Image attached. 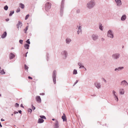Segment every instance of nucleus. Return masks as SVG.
Wrapping results in <instances>:
<instances>
[{"instance_id":"f257e3e1","label":"nucleus","mask_w":128,"mask_h":128,"mask_svg":"<svg viewBox=\"0 0 128 128\" xmlns=\"http://www.w3.org/2000/svg\"><path fill=\"white\" fill-rule=\"evenodd\" d=\"M64 0H62L61 2L60 11V15L61 17H62L63 15Z\"/></svg>"},{"instance_id":"f03ea898","label":"nucleus","mask_w":128,"mask_h":128,"mask_svg":"<svg viewBox=\"0 0 128 128\" xmlns=\"http://www.w3.org/2000/svg\"><path fill=\"white\" fill-rule=\"evenodd\" d=\"M95 1L94 0H92L87 4V7L89 9H92L95 6Z\"/></svg>"},{"instance_id":"7ed1b4c3","label":"nucleus","mask_w":128,"mask_h":128,"mask_svg":"<svg viewBox=\"0 0 128 128\" xmlns=\"http://www.w3.org/2000/svg\"><path fill=\"white\" fill-rule=\"evenodd\" d=\"M56 70L53 71L52 74V78L54 84L56 83Z\"/></svg>"},{"instance_id":"20e7f679","label":"nucleus","mask_w":128,"mask_h":128,"mask_svg":"<svg viewBox=\"0 0 128 128\" xmlns=\"http://www.w3.org/2000/svg\"><path fill=\"white\" fill-rule=\"evenodd\" d=\"M107 36L108 37L111 38H113L114 37V35L113 32L111 30H110L107 32Z\"/></svg>"},{"instance_id":"39448f33","label":"nucleus","mask_w":128,"mask_h":128,"mask_svg":"<svg viewBox=\"0 0 128 128\" xmlns=\"http://www.w3.org/2000/svg\"><path fill=\"white\" fill-rule=\"evenodd\" d=\"M51 4L49 2H46L45 4V8L46 11L48 12L51 8Z\"/></svg>"},{"instance_id":"423d86ee","label":"nucleus","mask_w":128,"mask_h":128,"mask_svg":"<svg viewBox=\"0 0 128 128\" xmlns=\"http://www.w3.org/2000/svg\"><path fill=\"white\" fill-rule=\"evenodd\" d=\"M61 54L63 58L64 59H66L68 55L67 52L66 50H64L62 51L61 52Z\"/></svg>"},{"instance_id":"0eeeda50","label":"nucleus","mask_w":128,"mask_h":128,"mask_svg":"<svg viewBox=\"0 0 128 128\" xmlns=\"http://www.w3.org/2000/svg\"><path fill=\"white\" fill-rule=\"evenodd\" d=\"M120 55L118 53L114 54L112 55V58L114 60H116L119 58Z\"/></svg>"},{"instance_id":"6e6552de","label":"nucleus","mask_w":128,"mask_h":128,"mask_svg":"<svg viewBox=\"0 0 128 128\" xmlns=\"http://www.w3.org/2000/svg\"><path fill=\"white\" fill-rule=\"evenodd\" d=\"M94 85L98 89L100 88L101 87V85L100 84V83L96 82L94 83Z\"/></svg>"},{"instance_id":"1a4fd4ad","label":"nucleus","mask_w":128,"mask_h":128,"mask_svg":"<svg viewBox=\"0 0 128 128\" xmlns=\"http://www.w3.org/2000/svg\"><path fill=\"white\" fill-rule=\"evenodd\" d=\"M98 36L96 34H93L92 36V38L94 40H96L98 39Z\"/></svg>"},{"instance_id":"9d476101","label":"nucleus","mask_w":128,"mask_h":128,"mask_svg":"<svg viewBox=\"0 0 128 128\" xmlns=\"http://www.w3.org/2000/svg\"><path fill=\"white\" fill-rule=\"evenodd\" d=\"M120 85L125 86L128 85V83L127 82L126 80H124L121 82Z\"/></svg>"},{"instance_id":"9b49d317","label":"nucleus","mask_w":128,"mask_h":128,"mask_svg":"<svg viewBox=\"0 0 128 128\" xmlns=\"http://www.w3.org/2000/svg\"><path fill=\"white\" fill-rule=\"evenodd\" d=\"M36 101L38 103H41V100L40 96H37L36 97Z\"/></svg>"},{"instance_id":"f8f14e48","label":"nucleus","mask_w":128,"mask_h":128,"mask_svg":"<svg viewBox=\"0 0 128 128\" xmlns=\"http://www.w3.org/2000/svg\"><path fill=\"white\" fill-rule=\"evenodd\" d=\"M15 57V54L12 53H10L9 55V58L10 60H12Z\"/></svg>"},{"instance_id":"ddd939ff","label":"nucleus","mask_w":128,"mask_h":128,"mask_svg":"<svg viewBox=\"0 0 128 128\" xmlns=\"http://www.w3.org/2000/svg\"><path fill=\"white\" fill-rule=\"evenodd\" d=\"M118 6H120L122 4L120 0H115Z\"/></svg>"},{"instance_id":"4468645a","label":"nucleus","mask_w":128,"mask_h":128,"mask_svg":"<svg viewBox=\"0 0 128 128\" xmlns=\"http://www.w3.org/2000/svg\"><path fill=\"white\" fill-rule=\"evenodd\" d=\"M124 67L123 66L120 67L118 68H116L114 69V71H118L124 69Z\"/></svg>"},{"instance_id":"2eb2a0df","label":"nucleus","mask_w":128,"mask_h":128,"mask_svg":"<svg viewBox=\"0 0 128 128\" xmlns=\"http://www.w3.org/2000/svg\"><path fill=\"white\" fill-rule=\"evenodd\" d=\"M59 124L58 121L57 120H55L54 128H58L59 127Z\"/></svg>"},{"instance_id":"dca6fc26","label":"nucleus","mask_w":128,"mask_h":128,"mask_svg":"<svg viewBox=\"0 0 128 128\" xmlns=\"http://www.w3.org/2000/svg\"><path fill=\"white\" fill-rule=\"evenodd\" d=\"M7 36V33L5 31L4 32L3 34L1 36V38H5Z\"/></svg>"},{"instance_id":"f3484780","label":"nucleus","mask_w":128,"mask_h":128,"mask_svg":"<svg viewBox=\"0 0 128 128\" xmlns=\"http://www.w3.org/2000/svg\"><path fill=\"white\" fill-rule=\"evenodd\" d=\"M126 15L124 14L123 15L121 18V20L122 21H124L126 18Z\"/></svg>"},{"instance_id":"a211bd4d","label":"nucleus","mask_w":128,"mask_h":128,"mask_svg":"<svg viewBox=\"0 0 128 128\" xmlns=\"http://www.w3.org/2000/svg\"><path fill=\"white\" fill-rule=\"evenodd\" d=\"M119 92L120 94L122 95L124 93V91L123 89L120 88L119 90Z\"/></svg>"},{"instance_id":"6ab92c4d","label":"nucleus","mask_w":128,"mask_h":128,"mask_svg":"<svg viewBox=\"0 0 128 128\" xmlns=\"http://www.w3.org/2000/svg\"><path fill=\"white\" fill-rule=\"evenodd\" d=\"M62 118L63 121H66V118L64 114L62 116Z\"/></svg>"},{"instance_id":"aec40b11","label":"nucleus","mask_w":128,"mask_h":128,"mask_svg":"<svg viewBox=\"0 0 128 128\" xmlns=\"http://www.w3.org/2000/svg\"><path fill=\"white\" fill-rule=\"evenodd\" d=\"M29 46V45L27 44H25L24 45V47L26 49H28Z\"/></svg>"},{"instance_id":"412c9836","label":"nucleus","mask_w":128,"mask_h":128,"mask_svg":"<svg viewBox=\"0 0 128 128\" xmlns=\"http://www.w3.org/2000/svg\"><path fill=\"white\" fill-rule=\"evenodd\" d=\"M78 65L80 66L79 67V68L80 69L84 68V66L82 65V63L81 62H78Z\"/></svg>"},{"instance_id":"4be33fe9","label":"nucleus","mask_w":128,"mask_h":128,"mask_svg":"<svg viewBox=\"0 0 128 128\" xmlns=\"http://www.w3.org/2000/svg\"><path fill=\"white\" fill-rule=\"evenodd\" d=\"M66 43L67 44H69L72 41L71 39L69 38H67L66 39Z\"/></svg>"},{"instance_id":"5701e85b","label":"nucleus","mask_w":128,"mask_h":128,"mask_svg":"<svg viewBox=\"0 0 128 128\" xmlns=\"http://www.w3.org/2000/svg\"><path fill=\"white\" fill-rule=\"evenodd\" d=\"M20 7L22 9H23L24 8V4L22 3H20Z\"/></svg>"},{"instance_id":"b1692460","label":"nucleus","mask_w":128,"mask_h":128,"mask_svg":"<svg viewBox=\"0 0 128 128\" xmlns=\"http://www.w3.org/2000/svg\"><path fill=\"white\" fill-rule=\"evenodd\" d=\"M44 121V120L42 118H39L38 120V123H40L43 122Z\"/></svg>"},{"instance_id":"393cba45","label":"nucleus","mask_w":128,"mask_h":128,"mask_svg":"<svg viewBox=\"0 0 128 128\" xmlns=\"http://www.w3.org/2000/svg\"><path fill=\"white\" fill-rule=\"evenodd\" d=\"M18 24L20 26V28H21V27L22 26V22H21L20 21H19L18 22Z\"/></svg>"},{"instance_id":"a878e982","label":"nucleus","mask_w":128,"mask_h":128,"mask_svg":"<svg viewBox=\"0 0 128 128\" xmlns=\"http://www.w3.org/2000/svg\"><path fill=\"white\" fill-rule=\"evenodd\" d=\"M10 13L9 14V16H12L13 14L14 13V10H11L10 11Z\"/></svg>"},{"instance_id":"bb28decb","label":"nucleus","mask_w":128,"mask_h":128,"mask_svg":"<svg viewBox=\"0 0 128 128\" xmlns=\"http://www.w3.org/2000/svg\"><path fill=\"white\" fill-rule=\"evenodd\" d=\"M0 73L1 74H5V72L4 71V70L2 69L0 72Z\"/></svg>"},{"instance_id":"cd10ccee","label":"nucleus","mask_w":128,"mask_h":128,"mask_svg":"<svg viewBox=\"0 0 128 128\" xmlns=\"http://www.w3.org/2000/svg\"><path fill=\"white\" fill-rule=\"evenodd\" d=\"M28 26H27L25 28L24 30V31L25 33H26V31L28 30Z\"/></svg>"},{"instance_id":"c85d7f7f","label":"nucleus","mask_w":128,"mask_h":128,"mask_svg":"<svg viewBox=\"0 0 128 128\" xmlns=\"http://www.w3.org/2000/svg\"><path fill=\"white\" fill-rule=\"evenodd\" d=\"M77 74V70L74 69L73 71V74Z\"/></svg>"},{"instance_id":"c756f323","label":"nucleus","mask_w":128,"mask_h":128,"mask_svg":"<svg viewBox=\"0 0 128 128\" xmlns=\"http://www.w3.org/2000/svg\"><path fill=\"white\" fill-rule=\"evenodd\" d=\"M4 10H8V6L7 5H6L4 7Z\"/></svg>"},{"instance_id":"7c9ffc66","label":"nucleus","mask_w":128,"mask_h":128,"mask_svg":"<svg viewBox=\"0 0 128 128\" xmlns=\"http://www.w3.org/2000/svg\"><path fill=\"white\" fill-rule=\"evenodd\" d=\"M116 92L114 90L112 91V94L114 96H116Z\"/></svg>"},{"instance_id":"2f4dec72","label":"nucleus","mask_w":128,"mask_h":128,"mask_svg":"<svg viewBox=\"0 0 128 128\" xmlns=\"http://www.w3.org/2000/svg\"><path fill=\"white\" fill-rule=\"evenodd\" d=\"M115 100L116 101L118 102V98L117 96H114Z\"/></svg>"},{"instance_id":"473e14b6","label":"nucleus","mask_w":128,"mask_h":128,"mask_svg":"<svg viewBox=\"0 0 128 128\" xmlns=\"http://www.w3.org/2000/svg\"><path fill=\"white\" fill-rule=\"evenodd\" d=\"M49 56V55L48 54V53H47L46 54V59L47 60V61H48V60Z\"/></svg>"},{"instance_id":"72a5a7b5","label":"nucleus","mask_w":128,"mask_h":128,"mask_svg":"<svg viewBox=\"0 0 128 128\" xmlns=\"http://www.w3.org/2000/svg\"><path fill=\"white\" fill-rule=\"evenodd\" d=\"M26 42L27 43L26 44H28L29 45L30 44V39H28L26 41Z\"/></svg>"},{"instance_id":"f704fd0d","label":"nucleus","mask_w":128,"mask_h":128,"mask_svg":"<svg viewBox=\"0 0 128 128\" xmlns=\"http://www.w3.org/2000/svg\"><path fill=\"white\" fill-rule=\"evenodd\" d=\"M102 24H101L100 25L99 27V29L101 30H103L102 28Z\"/></svg>"},{"instance_id":"c9c22d12","label":"nucleus","mask_w":128,"mask_h":128,"mask_svg":"<svg viewBox=\"0 0 128 128\" xmlns=\"http://www.w3.org/2000/svg\"><path fill=\"white\" fill-rule=\"evenodd\" d=\"M24 68L26 70H28V67L26 65V64H25L24 65Z\"/></svg>"},{"instance_id":"e433bc0d","label":"nucleus","mask_w":128,"mask_h":128,"mask_svg":"<svg viewBox=\"0 0 128 128\" xmlns=\"http://www.w3.org/2000/svg\"><path fill=\"white\" fill-rule=\"evenodd\" d=\"M29 16H30V15H29V14H28L27 15H26V16L25 17V20H27Z\"/></svg>"},{"instance_id":"4c0bfd02","label":"nucleus","mask_w":128,"mask_h":128,"mask_svg":"<svg viewBox=\"0 0 128 128\" xmlns=\"http://www.w3.org/2000/svg\"><path fill=\"white\" fill-rule=\"evenodd\" d=\"M23 40H19V43L21 44H23Z\"/></svg>"},{"instance_id":"58836bf2","label":"nucleus","mask_w":128,"mask_h":128,"mask_svg":"<svg viewBox=\"0 0 128 128\" xmlns=\"http://www.w3.org/2000/svg\"><path fill=\"white\" fill-rule=\"evenodd\" d=\"M19 106V104L18 103H16L15 104V107H18Z\"/></svg>"},{"instance_id":"ea45409f","label":"nucleus","mask_w":128,"mask_h":128,"mask_svg":"<svg viewBox=\"0 0 128 128\" xmlns=\"http://www.w3.org/2000/svg\"><path fill=\"white\" fill-rule=\"evenodd\" d=\"M80 10L79 9H78L76 10V13L77 14H79L80 13Z\"/></svg>"},{"instance_id":"a19ab883","label":"nucleus","mask_w":128,"mask_h":128,"mask_svg":"<svg viewBox=\"0 0 128 128\" xmlns=\"http://www.w3.org/2000/svg\"><path fill=\"white\" fill-rule=\"evenodd\" d=\"M78 80H76V82L74 83L73 85V86H74V85L76 84L78 82Z\"/></svg>"},{"instance_id":"79ce46f5","label":"nucleus","mask_w":128,"mask_h":128,"mask_svg":"<svg viewBox=\"0 0 128 128\" xmlns=\"http://www.w3.org/2000/svg\"><path fill=\"white\" fill-rule=\"evenodd\" d=\"M20 9L19 8H18L16 10V12L17 13L18 12H20Z\"/></svg>"},{"instance_id":"37998d69","label":"nucleus","mask_w":128,"mask_h":128,"mask_svg":"<svg viewBox=\"0 0 128 128\" xmlns=\"http://www.w3.org/2000/svg\"><path fill=\"white\" fill-rule=\"evenodd\" d=\"M32 109L33 110H34L36 109V108L35 106H34L32 104Z\"/></svg>"},{"instance_id":"c03bdc74","label":"nucleus","mask_w":128,"mask_h":128,"mask_svg":"<svg viewBox=\"0 0 128 128\" xmlns=\"http://www.w3.org/2000/svg\"><path fill=\"white\" fill-rule=\"evenodd\" d=\"M32 109L31 108H29L28 110V112H32Z\"/></svg>"},{"instance_id":"a18cd8bd","label":"nucleus","mask_w":128,"mask_h":128,"mask_svg":"<svg viewBox=\"0 0 128 128\" xmlns=\"http://www.w3.org/2000/svg\"><path fill=\"white\" fill-rule=\"evenodd\" d=\"M82 32V30H78L77 32L78 34H79Z\"/></svg>"},{"instance_id":"49530a36","label":"nucleus","mask_w":128,"mask_h":128,"mask_svg":"<svg viewBox=\"0 0 128 128\" xmlns=\"http://www.w3.org/2000/svg\"><path fill=\"white\" fill-rule=\"evenodd\" d=\"M40 117L44 119L46 118L45 116H40Z\"/></svg>"},{"instance_id":"de8ad7c7","label":"nucleus","mask_w":128,"mask_h":128,"mask_svg":"<svg viewBox=\"0 0 128 128\" xmlns=\"http://www.w3.org/2000/svg\"><path fill=\"white\" fill-rule=\"evenodd\" d=\"M77 27L78 28V30H82L81 29L80 26H78V25Z\"/></svg>"},{"instance_id":"09e8293b","label":"nucleus","mask_w":128,"mask_h":128,"mask_svg":"<svg viewBox=\"0 0 128 128\" xmlns=\"http://www.w3.org/2000/svg\"><path fill=\"white\" fill-rule=\"evenodd\" d=\"M28 78L29 79H30L31 80H32V77L30 76H28Z\"/></svg>"},{"instance_id":"8fccbe9b","label":"nucleus","mask_w":128,"mask_h":128,"mask_svg":"<svg viewBox=\"0 0 128 128\" xmlns=\"http://www.w3.org/2000/svg\"><path fill=\"white\" fill-rule=\"evenodd\" d=\"M103 78V81L104 82H105V83H106V80H105V79L104 78Z\"/></svg>"},{"instance_id":"3c124183","label":"nucleus","mask_w":128,"mask_h":128,"mask_svg":"<svg viewBox=\"0 0 128 128\" xmlns=\"http://www.w3.org/2000/svg\"><path fill=\"white\" fill-rule=\"evenodd\" d=\"M44 94H45L44 93H40V95H42V96H44Z\"/></svg>"},{"instance_id":"603ef678","label":"nucleus","mask_w":128,"mask_h":128,"mask_svg":"<svg viewBox=\"0 0 128 128\" xmlns=\"http://www.w3.org/2000/svg\"><path fill=\"white\" fill-rule=\"evenodd\" d=\"M16 27L18 29V30L19 29H18V28H19V25H18L17 24L16 25Z\"/></svg>"},{"instance_id":"864d4df0","label":"nucleus","mask_w":128,"mask_h":128,"mask_svg":"<svg viewBox=\"0 0 128 128\" xmlns=\"http://www.w3.org/2000/svg\"><path fill=\"white\" fill-rule=\"evenodd\" d=\"M101 40L103 41L104 40V39L103 38H102L101 39Z\"/></svg>"},{"instance_id":"5fc2aeb1","label":"nucleus","mask_w":128,"mask_h":128,"mask_svg":"<svg viewBox=\"0 0 128 128\" xmlns=\"http://www.w3.org/2000/svg\"><path fill=\"white\" fill-rule=\"evenodd\" d=\"M9 20V18H6V22H8V21Z\"/></svg>"},{"instance_id":"6e6d98bb","label":"nucleus","mask_w":128,"mask_h":128,"mask_svg":"<svg viewBox=\"0 0 128 128\" xmlns=\"http://www.w3.org/2000/svg\"><path fill=\"white\" fill-rule=\"evenodd\" d=\"M20 106H21V107L22 108H24V107L23 105V104H21L20 105Z\"/></svg>"},{"instance_id":"4d7b16f0","label":"nucleus","mask_w":128,"mask_h":128,"mask_svg":"<svg viewBox=\"0 0 128 128\" xmlns=\"http://www.w3.org/2000/svg\"><path fill=\"white\" fill-rule=\"evenodd\" d=\"M1 121H4V120L2 118L1 119Z\"/></svg>"},{"instance_id":"13d9d810","label":"nucleus","mask_w":128,"mask_h":128,"mask_svg":"<svg viewBox=\"0 0 128 128\" xmlns=\"http://www.w3.org/2000/svg\"><path fill=\"white\" fill-rule=\"evenodd\" d=\"M18 112H22V111L21 110H18Z\"/></svg>"},{"instance_id":"bf43d9fd","label":"nucleus","mask_w":128,"mask_h":128,"mask_svg":"<svg viewBox=\"0 0 128 128\" xmlns=\"http://www.w3.org/2000/svg\"><path fill=\"white\" fill-rule=\"evenodd\" d=\"M84 68V69L85 70H86V68H85L84 66V68Z\"/></svg>"},{"instance_id":"052dcab7","label":"nucleus","mask_w":128,"mask_h":128,"mask_svg":"<svg viewBox=\"0 0 128 128\" xmlns=\"http://www.w3.org/2000/svg\"><path fill=\"white\" fill-rule=\"evenodd\" d=\"M91 96H96V95H95V94H94V95H91Z\"/></svg>"},{"instance_id":"680f3d73","label":"nucleus","mask_w":128,"mask_h":128,"mask_svg":"<svg viewBox=\"0 0 128 128\" xmlns=\"http://www.w3.org/2000/svg\"><path fill=\"white\" fill-rule=\"evenodd\" d=\"M0 126L1 127H2V125L1 124V123H0Z\"/></svg>"},{"instance_id":"e2e57ef3","label":"nucleus","mask_w":128,"mask_h":128,"mask_svg":"<svg viewBox=\"0 0 128 128\" xmlns=\"http://www.w3.org/2000/svg\"><path fill=\"white\" fill-rule=\"evenodd\" d=\"M52 120H54L55 119H54V118H53V119H52Z\"/></svg>"},{"instance_id":"0e129e2a","label":"nucleus","mask_w":128,"mask_h":128,"mask_svg":"<svg viewBox=\"0 0 128 128\" xmlns=\"http://www.w3.org/2000/svg\"><path fill=\"white\" fill-rule=\"evenodd\" d=\"M25 56L26 57L27 56V54H26V55H25Z\"/></svg>"},{"instance_id":"69168bd1","label":"nucleus","mask_w":128,"mask_h":128,"mask_svg":"<svg viewBox=\"0 0 128 128\" xmlns=\"http://www.w3.org/2000/svg\"><path fill=\"white\" fill-rule=\"evenodd\" d=\"M28 53V52H27L26 53V54H27Z\"/></svg>"},{"instance_id":"338daca9","label":"nucleus","mask_w":128,"mask_h":128,"mask_svg":"<svg viewBox=\"0 0 128 128\" xmlns=\"http://www.w3.org/2000/svg\"><path fill=\"white\" fill-rule=\"evenodd\" d=\"M14 48H11V49L12 50V49Z\"/></svg>"},{"instance_id":"774afa93","label":"nucleus","mask_w":128,"mask_h":128,"mask_svg":"<svg viewBox=\"0 0 128 128\" xmlns=\"http://www.w3.org/2000/svg\"><path fill=\"white\" fill-rule=\"evenodd\" d=\"M124 48V46H122V48Z\"/></svg>"}]
</instances>
